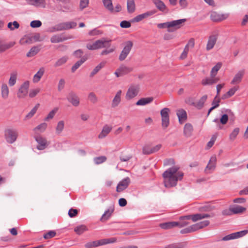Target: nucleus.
Segmentation results:
<instances>
[{
    "mask_svg": "<svg viewBox=\"0 0 248 248\" xmlns=\"http://www.w3.org/2000/svg\"><path fill=\"white\" fill-rule=\"evenodd\" d=\"M47 127V124L46 123H43L39 125H38L37 127L34 128V130L36 131V130H40L41 131H44Z\"/></svg>",
    "mask_w": 248,
    "mask_h": 248,
    "instance_id": "nucleus-55",
    "label": "nucleus"
},
{
    "mask_svg": "<svg viewBox=\"0 0 248 248\" xmlns=\"http://www.w3.org/2000/svg\"><path fill=\"white\" fill-rule=\"evenodd\" d=\"M34 6L45 8L46 2L45 0H34Z\"/></svg>",
    "mask_w": 248,
    "mask_h": 248,
    "instance_id": "nucleus-53",
    "label": "nucleus"
},
{
    "mask_svg": "<svg viewBox=\"0 0 248 248\" xmlns=\"http://www.w3.org/2000/svg\"><path fill=\"white\" fill-rule=\"evenodd\" d=\"M177 115L179 119V122L180 124H183L187 119V114L186 111L183 109H180L177 110Z\"/></svg>",
    "mask_w": 248,
    "mask_h": 248,
    "instance_id": "nucleus-23",
    "label": "nucleus"
},
{
    "mask_svg": "<svg viewBox=\"0 0 248 248\" xmlns=\"http://www.w3.org/2000/svg\"><path fill=\"white\" fill-rule=\"evenodd\" d=\"M40 91V89L39 88L31 90L30 91L29 95L31 98H33Z\"/></svg>",
    "mask_w": 248,
    "mask_h": 248,
    "instance_id": "nucleus-62",
    "label": "nucleus"
},
{
    "mask_svg": "<svg viewBox=\"0 0 248 248\" xmlns=\"http://www.w3.org/2000/svg\"><path fill=\"white\" fill-rule=\"evenodd\" d=\"M153 101V97L142 98L136 103L137 106H143L151 103Z\"/></svg>",
    "mask_w": 248,
    "mask_h": 248,
    "instance_id": "nucleus-30",
    "label": "nucleus"
},
{
    "mask_svg": "<svg viewBox=\"0 0 248 248\" xmlns=\"http://www.w3.org/2000/svg\"><path fill=\"white\" fill-rule=\"evenodd\" d=\"M181 220L191 219L193 222L202 219V214H196L191 215L181 216L180 217Z\"/></svg>",
    "mask_w": 248,
    "mask_h": 248,
    "instance_id": "nucleus-19",
    "label": "nucleus"
},
{
    "mask_svg": "<svg viewBox=\"0 0 248 248\" xmlns=\"http://www.w3.org/2000/svg\"><path fill=\"white\" fill-rule=\"evenodd\" d=\"M42 25V22L40 20H33L31 22L30 26L33 28H39Z\"/></svg>",
    "mask_w": 248,
    "mask_h": 248,
    "instance_id": "nucleus-56",
    "label": "nucleus"
},
{
    "mask_svg": "<svg viewBox=\"0 0 248 248\" xmlns=\"http://www.w3.org/2000/svg\"><path fill=\"white\" fill-rule=\"evenodd\" d=\"M153 14H154V13L153 12L150 11V12H147L145 13L136 16V17H135L133 19V21L137 22H140V21H141L142 19H143L145 18H147V17H148L150 16H152Z\"/></svg>",
    "mask_w": 248,
    "mask_h": 248,
    "instance_id": "nucleus-28",
    "label": "nucleus"
},
{
    "mask_svg": "<svg viewBox=\"0 0 248 248\" xmlns=\"http://www.w3.org/2000/svg\"><path fill=\"white\" fill-rule=\"evenodd\" d=\"M89 0H80L79 7L81 10H82L88 6Z\"/></svg>",
    "mask_w": 248,
    "mask_h": 248,
    "instance_id": "nucleus-58",
    "label": "nucleus"
},
{
    "mask_svg": "<svg viewBox=\"0 0 248 248\" xmlns=\"http://www.w3.org/2000/svg\"><path fill=\"white\" fill-rule=\"evenodd\" d=\"M114 210V208L113 206L110 207L106 211L104 214L102 215L100 218V221L102 222H105L108 220L113 213Z\"/></svg>",
    "mask_w": 248,
    "mask_h": 248,
    "instance_id": "nucleus-20",
    "label": "nucleus"
},
{
    "mask_svg": "<svg viewBox=\"0 0 248 248\" xmlns=\"http://www.w3.org/2000/svg\"><path fill=\"white\" fill-rule=\"evenodd\" d=\"M130 183V179L127 177L121 181L116 187V191L121 192L127 188Z\"/></svg>",
    "mask_w": 248,
    "mask_h": 248,
    "instance_id": "nucleus-14",
    "label": "nucleus"
},
{
    "mask_svg": "<svg viewBox=\"0 0 248 248\" xmlns=\"http://www.w3.org/2000/svg\"><path fill=\"white\" fill-rule=\"evenodd\" d=\"M124 47L119 56V60L124 61L130 53L133 46V43L131 41H127L124 44Z\"/></svg>",
    "mask_w": 248,
    "mask_h": 248,
    "instance_id": "nucleus-5",
    "label": "nucleus"
},
{
    "mask_svg": "<svg viewBox=\"0 0 248 248\" xmlns=\"http://www.w3.org/2000/svg\"><path fill=\"white\" fill-rule=\"evenodd\" d=\"M177 222L170 221L161 223L160 224L159 226L163 229L167 230L177 227Z\"/></svg>",
    "mask_w": 248,
    "mask_h": 248,
    "instance_id": "nucleus-27",
    "label": "nucleus"
},
{
    "mask_svg": "<svg viewBox=\"0 0 248 248\" xmlns=\"http://www.w3.org/2000/svg\"><path fill=\"white\" fill-rule=\"evenodd\" d=\"M217 40V35H212L209 36L208 41L207 42V44L206 46V49L207 50H209L212 49Z\"/></svg>",
    "mask_w": 248,
    "mask_h": 248,
    "instance_id": "nucleus-22",
    "label": "nucleus"
},
{
    "mask_svg": "<svg viewBox=\"0 0 248 248\" xmlns=\"http://www.w3.org/2000/svg\"><path fill=\"white\" fill-rule=\"evenodd\" d=\"M220 101V98L218 96H215L212 103V105L214 108H217L219 106V102Z\"/></svg>",
    "mask_w": 248,
    "mask_h": 248,
    "instance_id": "nucleus-57",
    "label": "nucleus"
},
{
    "mask_svg": "<svg viewBox=\"0 0 248 248\" xmlns=\"http://www.w3.org/2000/svg\"><path fill=\"white\" fill-rule=\"evenodd\" d=\"M127 11L129 13H132L135 10V4L134 0H127Z\"/></svg>",
    "mask_w": 248,
    "mask_h": 248,
    "instance_id": "nucleus-39",
    "label": "nucleus"
},
{
    "mask_svg": "<svg viewBox=\"0 0 248 248\" xmlns=\"http://www.w3.org/2000/svg\"><path fill=\"white\" fill-rule=\"evenodd\" d=\"M217 162V158L215 156L211 157L210 160L204 170L206 173H209L210 170H213L215 169Z\"/></svg>",
    "mask_w": 248,
    "mask_h": 248,
    "instance_id": "nucleus-17",
    "label": "nucleus"
},
{
    "mask_svg": "<svg viewBox=\"0 0 248 248\" xmlns=\"http://www.w3.org/2000/svg\"><path fill=\"white\" fill-rule=\"evenodd\" d=\"M202 83L203 85H212L214 84L213 78L211 77L210 78H204L202 81Z\"/></svg>",
    "mask_w": 248,
    "mask_h": 248,
    "instance_id": "nucleus-52",
    "label": "nucleus"
},
{
    "mask_svg": "<svg viewBox=\"0 0 248 248\" xmlns=\"http://www.w3.org/2000/svg\"><path fill=\"white\" fill-rule=\"evenodd\" d=\"M156 7L162 12H164L166 9V7L163 1L160 0H153Z\"/></svg>",
    "mask_w": 248,
    "mask_h": 248,
    "instance_id": "nucleus-35",
    "label": "nucleus"
},
{
    "mask_svg": "<svg viewBox=\"0 0 248 248\" xmlns=\"http://www.w3.org/2000/svg\"><path fill=\"white\" fill-rule=\"evenodd\" d=\"M170 112V108H165L160 111V115L161 117V125L163 128L165 129L168 127L170 124L169 113Z\"/></svg>",
    "mask_w": 248,
    "mask_h": 248,
    "instance_id": "nucleus-7",
    "label": "nucleus"
},
{
    "mask_svg": "<svg viewBox=\"0 0 248 248\" xmlns=\"http://www.w3.org/2000/svg\"><path fill=\"white\" fill-rule=\"evenodd\" d=\"M239 129L238 128H235L230 135V138L231 140H234L238 134Z\"/></svg>",
    "mask_w": 248,
    "mask_h": 248,
    "instance_id": "nucleus-60",
    "label": "nucleus"
},
{
    "mask_svg": "<svg viewBox=\"0 0 248 248\" xmlns=\"http://www.w3.org/2000/svg\"><path fill=\"white\" fill-rule=\"evenodd\" d=\"M9 90L7 85L5 83H3L1 87V97L4 99H6L9 96Z\"/></svg>",
    "mask_w": 248,
    "mask_h": 248,
    "instance_id": "nucleus-26",
    "label": "nucleus"
},
{
    "mask_svg": "<svg viewBox=\"0 0 248 248\" xmlns=\"http://www.w3.org/2000/svg\"><path fill=\"white\" fill-rule=\"evenodd\" d=\"M121 94H122V91L121 90H119L115 96H114L112 101V103H111V107L112 108H115L117 106H118V105L120 104V103L121 102Z\"/></svg>",
    "mask_w": 248,
    "mask_h": 248,
    "instance_id": "nucleus-24",
    "label": "nucleus"
},
{
    "mask_svg": "<svg viewBox=\"0 0 248 248\" xmlns=\"http://www.w3.org/2000/svg\"><path fill=\"white\" fill-rule=\"evenodd\" d=\"M34 139L38 143L36 148L39 150L45 149L49 144V142L47 141L45 138L41 136H36L34 137Z\"/></svg>",
    "mask_w": 248,
    "mask_h": 248,
    "instance_id": "nucleus-10",
    "label": "nucleus"
},
{
    "mask_svg": "<svg viewBox=\"0 0 248 248\" xmlns=\"http://www.w3.org/2000/svg\"><path fill=\"white\" fill-rule=\"evenodd\" d=\"M86 60L87 58L83 57L80 60L77 62L71 68L72 72L73 73L75 72L76 70L86 61Z\"/></svg>",
    "mask_w": 248,
    "mask_h": 248,
    "instance_id": "nucleus-36",
    "label": "nucleus"
},
{
    "mask_svg": "<svg viewBox=\"0 0 248 248\" xmlns=\"http://www.w3.org/2000/svg\"><path fill=\"white\" fill-rule=\"evenodd\" d=\"M111 40H106L103 38L97 40L93 44L88 43L86 45V47L89 50H93L98 49L101 48L108 47L110 46V42Z\"/></svg>",
    "mask_w": 248,
    "mask_h": 248,
    "instance_id": "nucleus-3",
    "label": "nucleus"
},
{
    "mask_svg": "<svg viewBox=\"0 0 248 248\" xmlns=\"http://www.w3.org/2000/svg\"><path fill=\"white\" fill-rule=\"evenodd\" d=\"M88 99L93 104L96 103L98 101L97 96H96L95 94L93 92H91L89 94Z\"/></svg>",
    "mask_w": 248,
    "mask_h": 248,
    "instance_id": "nucleus-50",
    "label": "nucleus"
},
{
    "mask_svg": "<svg viewBox=\"0 0 248 248\" xmlns=\"http://www.w3.org/2000/svg\"><path fill=\"white\" fill-rule=\"evenodd\" d=\"M180 167L175 166L170 168L162 174L163 183L166 188H170L177 185L179 180H182L184 173L179 171Z\"/></svg>",
    "mask_w": 248,
    "mask_h": 248,
    "instance_id": "nucleus-1",
    "label": "nucleus"
},
{
    "mask_svg": "<svg viewBox=\"0 0 248 248\" xmlns=\"http://www.w3.org/2000/svg\"><path fill=\"white\" fill-rule=\"evenodd\" d=\"M29 85V81H26L20 86L17 93L18 98H23L27 96L28 93Z\"/></svg>",
    "mask_w": 248,
    "mask_h": 248,
    "instance_id": "nucleus-12",
    "label": "nucleus"
},
{
    "mask_svg": "<svg viewBox=\"0 0 248 248\" xmlns=\"http://www.w3.org/2000/svg\"><path fill=\"white\" fill-rule=\"evenodd\" d=\"M45 70L44 68H41L36 74L34 75L33 78V81L35 83L40 81L41 78L44 73Z\"/></svg>",
    "mask_w": 248,
    "mask_h": 248,
    "instance_id": "nucleus-34",
    "label": "nucleus"
},
{
    "mask_svg": "<svg viewBox=\"0 0 248 248\" xmlns=\"http://www.w3.org/2000/svg\"><path fill=\"white\" fill-rule=\"evenodd\" d=\"M76 26L77 23L75 22H63L56 25L54 27V31L67 30L72 28H74Z\"/></svg>",
    "mask_w": 248,
    "mask_h": 248,
    "instance_id": "nucleus-9",
    "label": "nucleus"
},
{
    "mask_svg": "<svg viewBox=\"0 0 248 248\" xmlns=\"http://www.w3.org/2000/svg\"><path fill=\"white\" fill-rule=\"evenodd\" d=\"M221 67V63L220 62L217 63L215 66H214L211 71V77L214 78L216 75L217 71Z\"/></svg>",
    "mask_w": 248,
    "mask_h": 248,
    "instance_id": "nucleus-44",
    "label": "nucleus"
},
{
    "mask_svg": "<svg viewBox=\"0 0 248 248\" xmlns=\"http://www.w3.org/2000/svg\"><path fill=\"white\" fill-rule=\"evenodd\" d=\"M233 214H241L246 210V208L239 205H235L231 208Z\"/></svg>",
    "mask_w": 248,
    "mask_h": 248,
    "instance_id": "nucleus-38",
    "label": "nucleus"
},
{
    "mask_svg": "<svg viewBox=\"0 0 248 248\" xmlns=\"http://www.w3.org/2000/svg\"><path fill=\"white\" fill-rule=\"evenodd\" d=\"M56 234V232L54 231H50L44 235V238L46 239H48L54 237Z\"/></svg>",
    "mask_w": 248,
    "mask_h": 248,
    "instance_id": "nucleus-54",
    "label": "nucleus"
},
{
    "mask_svg": "<svg viewBox=\"0 0 248 248\" xmlns=\"http://www.w3.org/2000/svg\"><path fill=\"white\" fill-rule=\"evenodd\" d=\"M68 59V58L67 56H63L62 57L56 61L54 64V66L55 67H57L63 65L67 62Z\"/></svg>",
    "mask_w": 248,
    "mask_h": 248,
    "instance_id": "nucleus-43",
    "label": "nucleus"
},
{
    "mask_svg": "<svg viewBox=\"0 0 248 248\" xmlns=\"http://www.w3.org/2000/svg\"><path fill=\"white\" fill-rule=\"evenodd\" d=\"M87 230V227L84 225H81L77 226L74 229V231L77 234L80 235L82 234L85 231Z\"/></svg>",
    "mask_w": 248,
    "mask_h": 248,
    "instance_id": "nucleus-40",
    "label": "nucleus"
},
{
    "mask_svg": "<svg viewBox=\"0 0 248 248\" xmlns=\"http://www.w3.org/2000/svg\"><path fill=\"white\" fill-rule=\"evenodd\" d=\"M112 128L108 125H105L101 133L98 135V138L103 139L105 138L111 130Z\"/></svg>",
    "mask_w": 248,
    "mask_h": 248,
    "instance_id": "nucleus-31",
    "label": "nucleus"
},
{
    "mask_svg": "<svg viewBox=\"0 0 248 248\" xmlns=\"http://www.w3.org/2000/svg\"><path fill=\"white\" fill-rule=\"evenodd\" d=\"M64 126V122L63 121H59L56 127V133L57 135L60 134L63 131Z\"/></svg>",
    "mask_w": 248,
    "mask_h": 248,
    "instance_id": "nucleus-41",
    "label": "nucleus"
},
{
    "mask_svg": "<svg viewBox=\"0 0 248 248\" xmlns=\"http://www.w3.org/2000/svg\"><path fill=\"white\" fill-rule=\"evenodd\" d=\"M140 91L139 85H131L128 88L125 95V98L127 100L136 97Z\"/></svg>",
    "mask_w": 248,
    "mask_h": 248,
    "instance_id": "nucleus-8",
    "label": "nucleus"
},
{
    "mask_svg": "<svg viewBox=\"0 0 248 248\" xmlns=\"http://www.w3.org/2000/svg\"><path fill=\"white\" fill-rule=\"evenodd\" d=\"M132 158V155H126L122 153L120 156L119 159L121 162H127Z\"/></svg>",
    "mask_w": 248,
    "mask_h": 248,
    "instance_id": "nucleus-48",
    "label": "nucleus"
},
{
    "mask_svg": "<svg viewBox=\"0 0 248 248\" xmlns=\"http://www.w3.org/2000/svg\"><path fill=\"white\" fill-rule=\"evenodd\" d=\"M186 245V242L172 243L166 245L164 248H185Z\"/></svg>",
    "mask_w": 248,
    "mask_h": 248,
    "instance_id": "nucleus-32",
    "label": "nucleus"
},
{
    "mask_svg": "<svg viewBox=\"0 0 248 248\" xmlns=\"http://www.w3.org/2000/svg\"><path fill=\"white\" fill-rule=\"evenodd\" d=\"M39 107V104H36L35 106V107L31 110V111L28 114L26 115L25 119H29L31 118L36 112Z\"/></svg>",
    "mask_w": 248,
    "mask_h": 248,
    "instance_id": "nucleus-46",
    "label": "nucleus"
},
{
    "mask_svg": "<svg viewBox=\"0 0 248 248\" xmlns=\"http://www.w3.org/2000/svg\"><path fill=\"white\" fill-rule=\"evenodd\" d=\"M16 43L15 42H10L8 43L3 44V41L0 40V53L5 51L6 50L13 47Z\"/></svg>",
    "mask_w": 248,
    "mask_h": 248,
    "instance_id": "nucleus-21",
    "label": "nucleus"
},
{
    "mask_svg": "<svg viewBox=\"0 0 248 248\" xmlns=\"http://www.w3.org/2000/svg\"><path fill=\"white\" fill-rule=\"evenodd\" d=\"M207 99V95H204L202 96L200 99L199 100V101L197 103H196L195 104V108L199 109H201L204 106V103L206 102V100Z\"/></svg>",
    "mask_w": 248,
    "mask_h": 248,
    "instance_id": "nucleus-33",
    "label": "nucleus"
},
{
    "mask_svg": "<svg viewBox=\"0 0 248 248\" xmlns=\"http://www.w3.org/2000/svg\"><path fill=\"white\" fill-rule=\"evenodd\" d=\"M17 75L18 73L16 71H14L11 73L10 77L8 81V84L10 86L12 87L16 84L17 78Z\"/></svg>",
    "mask_w": 248,
    "mask_h": 248,
    "instance_id": "nucleus-29",
    "label": "nucleus"
},
{
    "mask_svg": "<svg viewBox=\"0 0 248 248\" xmlns=\"http://www.w3.org/2000/svg\"><path fill=\"white\" fill-rule=\"evenodd\" d=\"M40 49L38 46H33L31 48L29 52L27 54L28 57H31L36 55L39 51Z\"/></svg>",
    "mask_w": 248,
    "mask_h": 248,
    "instance_id": "nucleus-42",
    "label": "nucleus"
},
{
    "mask_svg": "<svg viewBox=\"0 0 248 248\" xmlns=\"http://www.w3.org/2000/svg\"><path fill=\"white\" fill-rule=\"evenodd\" d=\"M116 241L117 239L116 238H111L107 239H102L99 240H96L93 241H90L87 242L85 245V247L86 248H95L98 246L114 243L116 242Z\"/></svg>",
    "mask_w": 248,
    "mask_h": 248,
    "instance_id": "nucleus-4",
    "label": "nucleus"
},
{
    "mask_svg": "<svg viewBox=\"0 0 248 248\" xmlns=\"http://www.w3.org/2000/svg\"><path fill=\"white\" fill-rule=\"evenodd\" d=\"M58 108H55L53 110H52L47 115V116L44 119V121H48L49 120L52 119L54 117L55 114L58 111Z\"/></svg>",
    "mask_w": 248,
    "mask_h": 248,
    "instance_id": "nucleus-47",
    "label": "nucleus"
},
{
    "mask_svg": "<svg viewBox=\"0 0 248 248\" xmlns=\"http://www.w3.org/2000/svg\"><path fill=\"white\" fill-rule=\"evenodd\" d=\"M133 70V68L132 67L127 66L124 64H122L116 70L114 74L117 77H120L128 74V73L132 72Z\"/></svg>",
    "mask_w": 248,
    "mask_h": 248,
    "instance_id": "nucleus-11",
    "label": "nucleus"
},
{
    "mask_svg": "<svg viewBox=\"0 0 248 248\" xmlns=\"http://www.w3.org/2000/svg\"><path fill=\"white\" fill-rule=\"evenodd\" d=\"M248 232V230H244L236 232H234V235L236 238H238L245 235Z\"/></svg>",
    "mask_w": 248,
    "mask_h": 248,
    "instance_id": "nucleus-61",
    "label": "nucleus"
},
{
    "mask_svg": "<svg viewBox=\"0 0 248 248\" xmlns=\"http://www.w3.org/2000/svg\"><path fill=\"white\" fill-rule=\"evenodd\" d=\"M186 21V19L173 20L170 22L158 24L157 27L160 29L167 28L169 32H172L174 30L180 28L182 26V24L184 23Z\"/></svg>",
    "mask_w": 248,
    "mask_h": 248,
    "instance_id": "nucleus-2",
    "label": "nucleus"
},
{
    "mask_svg": "<svg viewBox=\"0 0 248 248\" xmlns=\"http://www.w3.org/2000/svg\"><path fill=\"white\" fill-rule=\"evenodd\" d=\"M67 99L73 106L78 107L79 104V98L77 94L73 92L69 93Z\"/></svg>",
    "mask_w": 248,
    "mask_h": 248,
    "instance_id": "nucleus-15",
    "label": "nucleus"
},
{
    "mask_svg": "<svg viewBox=\"0 0 248 248\" xmlns=\"http://www.w3.org/2000/svg\"><path fill=\"white\" fill-rule=\"evenodd\" d=\"M193 128L191 124L186 123L184 128V134L186 137H189L192 135Z\"/></svg>",
    "mask_w": 248,
    "mask_h": 248,
    "instance_id": "nucleus-25",
    "label": "nucleus"
},
{
    "mask_svg": "<svg viewBox=\"0 0 248 248\" xmlns=\"http://www.w3.org/2000/svg\"><path fill=\"white\" fill-rule=\"evenodd\" d=\"M93 160L96 164H100L105 162L107 160V157L105 156H100L94 158Z\"/></svg>",
    "mask_w": 248,
    "mask_h": 248,
    "instance_id": "nucleus-49",
    "label": "nucleus"
},
{
    "mask_svg": "<svg viewBox=\"0 0 248 248\" xmlns=\"http://www.w3.org/2000/svg\"><path fill=\"white\" fill-rule=\"evenodd\" d=\"M245 74V70L241 69L238 71L234 75L233 79L231 82L232 84H237L240 83L244 76Z\"/></svg>",
    "mask_w": 248,
    "mask_h": 248,
    "instance_id": "nucleus-16",
    "label": "nucleus"
},
{
    "mask_svg": "<svg viewBox=\"0 0 248 248\" xmlns=\"http://www.w3.org/2000/svg\"><path fill=\"white\" fill-rule=\"evenodd\" d=\"M104 6L110 12L114 10L112 3L111 0H103Z\"/></svg>",
    "mask_w": 248,
    "mask_h": 248,
    "instance_id": "nucleus-45",
    "label": "nucleus"
},
{
    "mask_svg": "<svg viewBox=\"0 0 248 248\" xmlns=\"http://www.w3.org/2000/svg\"><path fill=\"white\" fill-rule=\"evenodd\" d=\"M228 16V14H220L215 11L212 12L210 14V18L214 22L221 21L227 19Z\"/></svg>",
    "mask_w": 248,
    "mask_h": 248,
    "instance_id": "nucleus-13",
    "label": "nucleus"
},
{
    "mask_svg": "<svg viewBox=\"0 0 248 248\" xmlns=\"http://www.w3.org/2000/svg\"><path fill=\"white\" fill-rule=\"evenodd\" d=\"M4 137L8 143L12 144L16 141L18 132L15 129H7L4 131Z\"/></svg>",
    "mask_w": 248,
    "mask_h": 248,
    "instance_id": "nucleus-6",
    "label": "nucleus"
},
{
    "mask_svg": "<svg viewBox=\"0 0 248 248\" xmlns=\"http://www.w3.org/2000/svg\"><path fill=\"white\" fill-rule=\"evenodd\" d=\"M65 80L64 79H61L58 83V90L59 91H61L64 87Z\"/></svg>",
    "mask_w": 248,
    "mask_h": 248,
    "instance_id": "nucleus-64",
    "label": "nucleus"
},
{
    "mask_svg": "<svg viewBox=\"0 0 248 248\" xmlns=\"http://www.w3.org/2000/svg\"><path fill=\"white\" fill-rule=\"evenodd\" d=\"M70 37H65L63 34H57L53 35L50 38V41L52 43H58L70 39Z\"/></svg>",
    "mask_w": 248,
    "mask_h": 248,
    "instance_id": "nucleus-18",
    "label": "nucleus"
},
{
    "mask_svg": "<svg viewBox=\"0 0 248 248\" xmlns=\"http://www.w3.org/2000/svg\"><path fill=\"white\" fill-rule=\"evenodd\" d=\"M7 27L11 30L13 31L15 29H18L19 27V24L17 21H15L13 23L9 22L8 24Z\"/></svg>",
    "mask_w": 248,
    "mask_h": 248,
    "instance_id": "nucleus-51",
    "label": "nucleus"
},
{
    "mask_svg": "<svg viewBox=\"0 0 248 248\" xmlns=\"http://www.w3.org/2000/svg\"><path fill=\"white\" fill-rule=\"evenodd\" d=\"M210 222L208 220H204L198 223V227L199 229H202L203 228L207 226L209 224Z\"/></svg>",
    "mask_w": 248,
    "mask_h": 248,
    "instance_id": "nucleus-63",
    "label": "nucleus"
},
{
    "mask_svg": "<svg viewBox=\"0 0 248 248\" xmlns=\"http://www.w3.org/2000/svg\"><path fill=\"white\" fill-rule=\"evenodd\" d=\"M106 62H100L98 65H97L92 71L91 73L90 77L92 78L93 77L96 73H97L105 65Z\"/></svg>",
    "mask_w": 248,
    "mask_h": 248,
    "instance_id": "nucleus-37",
    "label": "nucleus"
},
{
    "mask_svg": "<svg viewBox=\"0 0 248 248\" xmlns=\"http://www.w3.org/2000/svg\"><path fill=\"white\" fill-rule=\"evenodd\" d=\"M201 211L205 212H210L215 209V207L211 205H206L201 208Z\"/></svg>",
    "mask_w": 248,
    "mask_h": 248,
    "instance_id": "nucleus-59",
    "label": "nucleus"
}]
</instances>
